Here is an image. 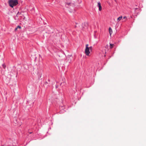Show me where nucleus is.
I'll list each match as a JSON object with an SVG mask.
<instances>
[{
    "label": "nucleus",
    "mask_w": 146,
    "mask_h": 146,
    "mask_svg": "<svg viewBox=\"0 0 146 146\" xmlns=\"http://www.w3.org/2000/svg\"><path fill=\"white\" fill-rule=\"evenodd\" d=\"M17 29L18 28L17 27L15 29V30H17Z\"/></svg>",
    "instance_id": "nucleus-12"
},
{
    "label": "nucleus",
    "mask_w": 146,
    "mask_h": 146,
    "mask_svg": "<svg viewBox=\"0 0 146 146\" xmlns=\"http://www.w3.org/2000/svg\"><path fill=\"white\" fill-rule=\"evenodd\" d=\"M123 17L122 16H120L118 17L117 20V22H119L122 19Z\"/></svg>",
    "instance_id": "nucleus-4"
},
{
    "label": "nucleus",
    "mask_w": 146,
    "mask_h": 146,
    "mask_svg": "<svg viewBox=\"0 0 146 146\" xmlns=\"http://www.w3.org/2000/svg\"><path fill=\"white\" fill-rule=\"evenodd\" d=\"M17 28L18 29V28H19V29H20L21 28V27L20 26H17Z\"/></svg>",
    "instance_id": "nucleus-9"
},
{
    "label": "nucleus",
    "mask_w": 146,
    "mask_h": 146,
    "mask_svg": "<svg viewBox=\"0 0 146 146\" xmlns=\"http://www.w3.org/2000/svg\"><path fill=\"white\" fill-rule=\"evenodd\" d=\"M110 48L111 49L113 48L114 46V44H111V43H110Z\"/></svg>",
    "instance_id": "nucleus-6"
},
{
    "label": "nucleus",
    "mask_w": 146,
    "mask_h": 146,
    "mask_svg": "<svg viewBox=\"0 0 146 146\" xmlns=\"http://www.w3.org/2000/svg\"><path fill=\"white\" fill-rule=\"evenodd\" d=\"M124 19H127V17L126 16L124 17H123Z\"/></svg>",
    "instance_id": "nucleus-10"
},
{
    "label": "nucleus",
    "mask_w": 146,
    "mask_h": 146,
    "mask_svg": "<svg viewBox=\"0 0 146 146\" xmlns=\"http://www.w3.org/2000/svg\"><path fill=\"white\" fill-rule=\"evenodd\" d=\"M108 45H107L106 46H106H108Z\"/></svg>",
    "instance_id": "nucleus-15"
},
{
    "label": "nucleus",
    "mask_w": 146,
    "mask_h": 146,
    "mask_svg": "<svg viewBox=\"0 0 146 146\" xmlns=\"http://www.w3.org/2000/svg\"><path fill=\"white\" fill-rule=\"evenodd\" d=\"M58 87V86H56V88H57Z\"/></svg>",
    "instance_id": "nucleus-13"
},
{
    "label": "nucleus",
    "mask_w": 146,
    "mask_h": 146,
    "mask_svg": "<svg viewBox=\"0 0 146 146\" xmlns=\"http://www.w3.org/2000/svg\"><path fill=\"white\" fill-rule=\"evenodd\" d=\"M19 13V12H18V13L17 14V15H18V14Z\"/></svg>",
    "instance_id": "nucleus-14"
},
{
    "label": "nucleus",
    "mask_w": 146,
    "mask_h": 146,
    "mask_svg": "<svg viewBox=\"0 0 146 146\" xmlns=\"http://www.w3.org/2000/svg\"><path fill=\"white\" fill-rule=\"evenodd\" d=\"M88 45L86 44V49L85 50V53L87 56H89V54L90 53V48L88 47Z\"/></svg>",
    "instance_id": "nucleus-2"
},
{
    "label": "nucleus",
    "mask_w": 146,
    "mask_h": 146,
    "mask_svg": "<svg viewBox=\"0 0 146 146\" xmlns=\"http://www.w3.org/2000/svg\"><path fill=\"white\" fill-rule=\"evenodd\" d=\"M2 66L4 69H5V68L6 67V66L5 64H2Z\"/></svg>",
    "instance_id": "nucleus-7"
},
{
    "label": "nucleus",
    "mask_w": 146,
    "mask_h": 146,
    "mask_svg": "<svg viewBox=\"0 0 146 146\" xmlns=\"http://www.w3.org/2000/svg\"><path fill=\"white\" fill-rule=\"evenodd\" d=\"M98 6L99 7V10L100 11H101L102 10V7L101 5V4L100 2L98 3Z\"/></svg>",
    "instance_id": "nucleus-3"
},
{
    "label": "nucleus",
    "mask_w": 146,
    "mask_h": 146,
    "mask_svg": "<svg viewBox=\"0 0 146 146\" xmlns=\"http://www.w3.org/2000/svg\"><path fill=\"white\" fill-rule=\"evenodd\" d=\"M89 48H90V50L91 51L92 49V47L91 46L90 47H89Z\"/></svg>",
    "instance_id": "nucleus-8"
},
{
    "label": "nucleus",
    "mask_w": 146,
    "mask_h": 146,
    "mask_svg": "<svg viewBox=\"0 0 146 146\" xmlns=\"http://www.w3.org/2000/svg\"><path fill=\"white\" fill-rule=\"evenodd\" d=\"M70 4H71V3H67V4L68 5H69Z\"/></svg>",
    "instance_id": "nucleus-11"
},
{
    "label": "nucleus",
    "mask_w": 146,
    "mask_h": 146,
    "mask_svg": "<svg viewBox=\"0 0 146 146\" xmlns=\"http://www.w3.org/2000/svg\"><path fill=\"white\" fill-rule=\"evenodd\" d=\"M9 4L10 6L11 7L17 5L18 4L17 0H10L9 1Z\"/></svg>",
    "instance_id": "nucleus-1"
},
{
    "label": "nucleus",
    "mask_w": 146,
    "mask_h": 146,
    "mask_svg": "<svg viewBox=\"0 0 146 146\" xmlns=\"http://www.w3.org/2000/svg\"><path fill=\"white\" fill-rule=\"evenodd\" d=\"M109 33L110 34V36H111V35L112 34V29L111 27H110L109 29Z\"/></svg>",
    "instance_id": "nucleus-5"
}]
</instances>
